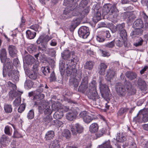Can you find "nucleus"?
Listing matches in <instances>:
<instances>
[{"mask_svg":"<svg viewBox=\"0 0 148 148\" xmlns=\"http://www.w3.org/2000/svg\"><path fill=\"white\" fill-rule=\"evenodd\" d=\"M125 27V24L124 23H122L121 24H117L116 26L115 27V28L112 31L113 32H115L116 31H119L121 32V31L123 30H125L124 29Z\"/></svg>","mask_w":148,"mask_h":148,"instance_id":"nucleus-39","label":"nucleus"},{"mask_svg":"<svg viewBox=\"0 0 148 148\" xmlns=\"http://www.w3.org/2000/svg\"><path fill=\"white\" fill-rule=\"evenodd\" d=\"M88 98L93 101L98 99L99 96L98 95L97 90L89 91L87 92Z\"/></svg>","mask_w":148,"mask_h":148,"instance_id":"nucleus-21","label":"nucleus"},{"mask_svg":"<svg viewBox=\"0 0 148 148\" xmlns=\"http://www.w3.org/2000/svg\"><path fill=\"white\" fill-rule=\"evenodd\" d=\"M19 71L14 69L8 73V76L11 78V80L14 82H18L19 80Z\"/></svg>","mask_w":148,"mask_h":148,"instance_id":"nucleus-15","label":"nucleus"},{"mask_svg":"<svg viewBox=\"0 0 148 148\" xmlns=\"http://www.w3.org/2000/svg\"><path fill=\"white\" fill-rule=\"evenodd\" d=\"M42 73L44 75H48L50 73V69L49 67L47 66L46 67H42L41 69Z\"/></svg>","mask_w":148,"mask_h":148,"instance_id":"nucleus-54","label":"nucleus"},{"mask_svg":"<svg viewBox=\"0 0 148 148\" xmlns=\"http://www.w3.org/2000/svg\"><path fill=\"white\" fill-rule=\"evenodd\" d=\"M34 116V113L33 110H30L28 112L27 115V118L29 119H32L33 118Z\"/></svg>","mask_w":148,"mask_h":148,"instance_id":"nucleus-63","label":"nucleus"},{"mask_svg":"<svg viewBox=\"0 0 148 148\" xmlns=\"http://www.w3.org/2000/svg\"><path fill=\"white\" fill-rule=\"evenodd\" d=\"M63 124L62 122L58 120H53V121L51 123L50 126L52 125H55L56 126L60 127Z\"/></svg>","mask_w":148,"mask_h":148,"instance_id":"nucleus-55","label":"nucleus"},{"mask_svg":"<svg viewBox=\"0 0 148 148\" xmlns=\"http://www.w3.org/2000/svg\"><path fill=\"white\" fill-rule=\"evenodd\" d=\"M116 140L118 142L123 143L126 140V138L123 134L119 133L116 137Z\"/></svg>","mask_w":148,"mask_h":148,"instance_id":"nucleus-47","label":"nucleus"},{"mask_svg":"<svg viewBox=\"0 0 148 148\" xmlns=\"http://www.w3.org/2000/svg\"><path fill=\"white\" fill-rule=\"evenodd\" d=\"M122 106L123 107L120 108L117 113V116L118 117L125 116L129 110L126 102L123 103Z\"/></svg>","mask_w":148,"mask_h":148,"instance_id":"nucleus-12","label":"nucleus"},{"mask_svg":"<svg viewBox=\"0 0 148 148\" xmlns=\"http://www.w3.org/2000/svg\"><path fill=\"white\" fill-rule=\"evenodd\" d=\"M18 95V97L14 101L13 103L14 106L16 107H17L20 105L21 102V99L20 96V95L18 92H15L13 94V96L14 97Z\"/></svg>","mask_w":148,"mask_h":148,"instance_id":"nucleus-28","label":"nucleus"},{"mask_svg":"<svg viewBox=\"0 0 148 148\" xmlns=\"http://www.w3.org/2000/svg\"><path fill=\"white\" fill-rule=\"evenodd\" d=\"M116 90L118 95L120 97H125L127 93L129 95L134 94L136 90L132 86V83L129 81L125 79L123 84L121 83H118L116 86Z\"/></svg>","mask_w":148,"mask_h":148,"instance_id":"nucleus-1","label":"nucleus"},{"mask_svg":"<svg viewBox=\"0 0 148 148\" xmlns=\"http://www.w3.org/2000/svg\"><path fill=\"white\" fill-rule=\"evenodd\" d=\"M95 64V62L92 61H87L84 64V68L86 69L91 70L93 69Z\"/></svg>","mask_w":148,"mask_h":148,"instance_id":"nucleus-33","label":"nucleus"},{"mask_svg":"<svg viewBox=\"0 0 148 148\" xmlns=\"http://www.w3.org/2000/svg\"><path fill=\"white\" fill-rule=\"evenodd\" d=\"M115 40H114L111 42L106 44L105 46L107 48H112L115 46L114 45Z\"/></svg>","mask_w":148,"mask_h":148,"instance_id":"nucleus-64","label":"nucleus"},{"mask_svg":"<svg viewBox=\"0 0 148 148\" xmlns=\"http://www.w3.org/2000/svg\"><path fill=\"white\" fill-rule=\"evenodd\" d=\"M127 42H125L122 39H120L116 41L115 43L116 45L119 47H121L124 44L125 45V44H126Z\"/></svg>","mask_w":148,"mask_h":148,"instance_id":"nucleus-56","label":"nucleus"},{"mask_svg":"<svg viewBox=\"0 0 148 148\" xmlns=\"http://www.w3.org/2000/svg\"><path fill=\"white\" fill-rule=\"evenodd\" d=\"M7 57V52L5 48H2L0 50V59L1 62L9 58Z\"/></svg>","mask_w":148,"mask_h":148,"instance_id":"nucleus-22","label":"nucleus"},{"mask_svg":"<svg viewBox=\"0 0 148 148\" xmlns=\"http://www.w3.org/2000/svg\"><path fill=\"white\" fill-rule=\"evenodd\" d=\"M63 137H65L66 139H69L71 136L70 132L68 130H65L62 134Z\"/></svg>","mask_w":148,"mask_h":148,"instance_id":"nucleus-60","label":"nucleus"},{"mask_svg":"<svg viewBox=\"0 0 148 148\" xmlns=\"http://www.w3.org/2000/svg\"><path fill=\"white\" fill-rule=\"evenodd\" d=\"M78 34L79 36L84 39L87 38L90 34L89 28L85 26H82L78 30Z\"/></svg>","mask_w":148,"mask_h":148,"instance_id":"nucleus-9","label":"nucleus"},{"mask_svg":"<svg viewBox=\"0 0 148 148\" xmlns=\"http://www.w3.org/2000/svg\"><path fill=\"white\" fill-rule=\"evenodd\" d=\"M137 84L138 86L142 90L145 89L146 88V85L145 82L141 78H139L138 79Z\"/></svg>","mask_w":148,"mask_h":148,"instance_id":"nucleus-31","label":"nucleus"},{"mask_svg":"<svg viewBox=\"0 0 148 148\" xmlns=\"http://www.w3.org/2000/svg\"><path fill=\"white\" fill-rule=\"evenodd\" d=\"M110 34L109 31H102L99 33L97 36L96 39L99 42H103L106 40V38H109Z\"/></svg>","mask_w":148,"mask_h":148,"instance_id":"nucleus-8","label":"nucleus"},{"mask_svg":"<svg viewBox=\"0 0 148 148\" xmlns=\"http://www.w3.org/2000/svg\"><path fill=\"white\" fill-rule=\"evenodd\" d=\"M79 84L78 81L77 80V79L75 78V77L70 78L69 79V84L70 86H73L74 87V89L76 90L77 88L78 87Z\"/></svg>","mask_w":148,"mask_h":148,"instance_id":"nucleus-26","label":"nucleus"},{"mask_svg":"<svg viewBox=\"0 0 148 148\" xmlns=\"http://www.w3.org/2000/svg\"><path fill=\"white\" fill-rule=\"evenodd\" d=\"M123 16L124 19H127L129 21H131L133 19L132 14L130 12L123 13Z\"/></svg>","mask_w":148,"mask_h":148,"instance_id":"nucleus-38","label":"nucleus"},{"mask_svg":"<svg viewBox=\"0 0 148 148\" xmlns=\"http://www.w3.org/2000/svg\"><path fill=\"white\" fill-rule=\"evenodd\" d=\"M97 83L95 81L93 80L89 84L88 91L96 90Z\"/></svg>","mask_w":148,"mask_h":148,"instance_id":"nucleus-41","label":"nucleus"},{"mask_svg":"<svg viewBox=\"0 0 148 148\" xmlns=\"http://www.w3.org/2000/svg\"><path fill=\"white\" fill-rule=\"evenodd\" d=\"M66 65L67 66L66 69V72L67 76H74L76 74L77 72V69L73 66L68 65L66 62Z\"/></svg>","mask_w":148,"mask_h":148,"instance_id":"nucleus-14","label":"nucleus"},{"mask_svg":"<svg viewBox=\"0 0 148 148\" xmlns=\"http://www.w3.org/2000/svg\"><path fill=\"white\" fill-rule=\"evenodd\" d=\"M142 121L144 122H146L148 121V114L144 112L143 110H142Z\"/></svg>","mask_w":148,"mask_h":148,"instance_id":"nucleus-58","label":"nucleus"},{"mask_svg":"<svg viewBox=\"0 0 148 148\" xmlns=\"http://www.w3.org/2000/svg\"><path fill=\"white\" fill-rule=\"evenodd\" d=\"M99 126L96 123H92L90 126L89 131L92 133H95L97 132L98 130Z\"/></svg>","mask_w":148,"mask_h":148,"instance_id":"nucleus-30","label":"nucleus"},{"mask_svg":"<svg viewBox=\"0 0 148 148\" xmlns=\"http://www.w3.org/2000/svg\"><path fill=\"white\" fill-rule=\"evenodd\" d=\"M5 133L9 136H11L12 134V128L9 126L7 125L5 128Z\"/></svg>","mask_w":148,"mask_h":148,"instance_id":"nucleus-59","label":"nucleus"},{"mask_svg":"<svg viewBox=\"0 0 148 148\" xmlns=\"http://www.w3.org/2000/svg\"><path fill=\"white\" fill-rule=\"evenodd\" d=\"M144 40L141 37L138 38L136 40V42L134 43V45L136 47H138L142 45Z\"/></svg>","mask_w":148,"mask_h":148,"instance_id":"nucleus-49","label":"nucleus"},{"mask_svg":"<svg viewBox=\"0 0 148 148\" xmlns=\"http://www.w3.org/2000/svg\"><path fill=\"white\" fill-rule=\"evenodd\" d=\"M83 18H76L73 19L71 25L69 27L71 31H73L80 23L81 20Z\"/></svg>","mask_w":148,"mask_h":148,"instance_id":"nucleus-17","label":"nucleus"},{"mask_svg":"<svg viewBox=\"0 0 148 148\" xmlns=\"http://www.w3.org/2000/svg\"><path fill=\"white\" fill-rule=\"evenodd\" d=\"M140 14L141 17L143 18L145 21H147L148 19V15H147L144 11L140 12Z\"/></svg>","mask_w":148,"mask_h":148,"instance_id":"nucleus-62","label":"nucleus"},{"mask_svg":"<svg viewBox=\"0 0 148 148\" xmlns=\"http://www.w3.org/2000/svg\"><path fill=\"white\" fill-rule=\"evenodd\" d=\"M25 60L26 63L28 65H32L35 61V59L32 56L30 55L26 56Z\"/></svg>","mask_w":148,"mask_h":148,"instance_id":"nucleus-36","label":"nucleus"},{"mask_svg":"<svg viewBox=\"0 0 148 148\" xmlns=\"http://www.w3.org/2000/svg\"><path fill=\"white\" fill-rule=\"evenodd\" d=\"M60 103L59 102L53 103L51 105V108L53 110H58L60 108Z\"/></svg>","mask_w":148,"mask_h":148,"instance_id":"nucleus-44","label":"nucleus"},{"mask_svg":"<svg viewBox=\"0 0 148 148\" xmlns=\"http://www.w3.org/2000/svg\"><path fill=\"white\" fill-rule=\"evenodd\" d=\"M101 95L103 98L106 100L110 99V95L109 94V91H105L101 92Z\"/></svg>","mask_w":148,"mask_h":148,"instance_id":"nucleus-57","label":"nucleus"},{"mask_svg":"<svg viewBox=\"0 0 148 148\" xmlns=\"http://www.w3.org/2000/svg\"><path fill=\"white\" fill-rule=\"evenodd\" d=\"M125 75L130 80L135 79L137 76L136 73L131 71H127L125 73Z\"/></svg>","mask_w":148,"mask_h":148,"instance_id":"nucleus-23","label":"nucleus"},{"mask_svg":"<svg viewBox=\"0 0 148 148\" xmlns=\"http://www.w3.org/2000/svg\"><path fill=\"white\" fill-rule=\"evenodd\" d=\"M71 53L69 50L65 49L61 53V56L64 60H68L70 57Z\"/></svg>","mask_w":148,"mask_h":148,"instance_id":"nucleus-34","label":"nucleus"},{"mask_svg":"<svg viewBox=\"0 0 148 148\" xmlns=\"http://www.w3.org/2000/svg\"><path fill=\"white\" fill-rule=\"evenodd\" d=\"M63 115V113L62 111H57L54 114L53 117L56 120H58L62 118Z\"/></svg>","mask_w":148,"mask_h":148,"instance_id":"nucleus-48","label":"nucleus"},{"mask_svg":"<svg viewBox=\"0 0 148 148\" xmlns=\"http://www.w3.org/2000/svg\"><path fill=\"white\" fill-rule=\"evenodd\" d=\"M98 148H114L111 145L110 140L105 141L101 145L98 146Z\"/></svg>","mask_w":148,"mask_h":148,"instance_id":"nucleus-32","label":"nucleus"},{"mask_svg":"<svg viewBox=\"0 0 148 148\" xmlns=\"http://www.w3.org/2000/svg\"><path fill=\"white\" fill-rule=\"evenodd\" d=\"M26 34L27 38L29 39H34L36 36V33L35 32L28 30L26 31Z\"/></svg>","mask_w":148,"mask_h":148,"instance_id":"nucleus-35","label":"nucleus"},{"mask_svg":"<svg viewBox=\"0 0 148 148\" xmlns=\"http://www.w3.org/2000/svg\"><path fill=\"white\" fill-rule=\"evenodd\" d=\"M101 9L98 5H94L92 8V13L93 14V20L94 22L97 23L101 18Z\"/></svg>","mask_w":148,"mask_h":148,"instance_id":"nucleus-6","label":"nucleus"},{"mask_svg":"<svg viewBox=\"0 0 148 148\" xmlns=\"http://www.w3.org/2000/svg\"><path fill=\"white\" fill-rule=\"evenodd\" d=\"M36 50L37 47L34 44H31L27 48V51L31 53L36 52Z\"/></svg>","mask_w":148,"mask_h":148,"instance_id":"nucleus-50","label":"nucleus"},{"mask_svg":"<svg viewBox=\"0 0 148 148\" xmlns=\"http://www.w3.org/2000/svg\"><path fill=\"white\" fill-rule=\"evenodd\" d=\"M4 108L5 112L6 113H10L12 111V105L11 104H5Z\"/></svg>","mask_w":148,"mask_h":148,"instance_id":"nucleus-40","label":"nucleus"},{"mask_svg":"<svg viewBox=\"0 0 148 148\" xmlns=\"http://www.w3.org/2000/svg\"><path fill=\"white\" fill-rule=\"evenodd\" d=\"M142 116V111L140 110L136 116L133 118L132 122L135 123H141L143 121Z\"/></svg>","mask_w":148,"mask_h":148,"instance_id":"nucleus-27","label":"nucleus"},{"mask_svg":"<svg viewBox=\"0 0 148 148\" xmlns=\"http://www.w3.org/2000/svg\"><path fill=\"white\" fill-rule=\"evenodd\" d=\"M83 78L78 88V91L82 92L85 91L88 87V77L86 75H83Z\"/></svg>","mask_w":148,"mask_h":148,"instance_id":"nucleus-10","label":"nucleus"},{"mask_svg":"<svg viewBox=\"0 0 148 148\" xmlns=\"http://www.w3.org/2000/svg\"><path fill=\"white\" fill-rule=\"evenodd\" d=\"M78 114V112L76 110H74L67 113L66 114V117L68 120L71 121L75 119Z\"/></svg>","mask_w":148,"mask_h":148,"instance_id":"nucleus-19","label":"nucleus"},{"mask_svg":"<svg viewBox=\"0 0 148 148\" xmlns=\"http://www.w3.org/2000/svg\"><path fill=\"white\" fill-rule=\"evenodd\" d=\"M83 127L79 123H76L71 128V131L73 135H76L77 133L80 134L83 131Z\"/></svg>","mask_w":148,"mask_h":148,"instance_id":"nucleus-13","label":"nucleus"},{"mask_svg":"<svg viewBox=\"0 0 148 148\" xmlns=\"http://www.w3.org/2000/svg\"><path fill=\"white\" fill-rule=\"evenodd\" d=\"M143 32V31L142 29L136 28L132 31L130 36L132 38L137 37L142 35Z\"/></svg>","mask_w":148,"mask_h":148,"instance_id":"nucleus-18","label":"nucleus"},{"mask_svg":"<svg viewBox=\"0 0 148 148\" xmlns=\"http://www.w3.org/2000/svg\"><path fill=\"white\" fill-rule=\"evenodd\" d=\"M44 97V95L43 94L36 93V94L35 95L33 99L34 102V105L38 106V102L37 101L43 99Z\"/></svg>","mask_w":148,"mask_h":148,"instance_id":"nucleus-24","label":"nucleus"},{"mask_svg":"<svg viewBox=\"0 0 148 148\" xmlns=\"http://www.w3.org/2000/svg\"><path fill=\"white\" fill-rule=\"evenodd\" d=\"M79 116L83 119L85 123L87 124L90 123L92 120L95 119L93 116L89 115V113L86 111L80 112L79 114Z\"/></svg>","mask_w":148,"mask_h":148,"instance_id":"nucleus-7","label":"nucleus"},{"mask_svg":"<svg viewBox=\"0 0 148 148\" xmlns=\"http://www.w3.org/2000/svg\"><path fill=\"white\" fill-rule=\"evenodd\" d=\"M100 91L101 92L109 90L108 86L105 84H103L100 82Z\"/></svg>","mask_w":148,"mask_h":148,"instance_id":"nucleus-45","label":"nucleus"},{"mask_svg":"<svg viewBox=\"0 0 148 148\" xmlns=\"http://www.w3.org/2000/svg\"><path fill=\"white\" fill-rule=\"evenodd\" d=\"M78 5L77 2H75L74 3L69 4L67 5L66 8L63 11V16L65 18L64 19H67L71 18L72 17L71 16H69L71 14V12L77 8Z\"/></svg>","mask_w":148,"mask_h":148,"instance_id":"nucleus-5","label":"nucleus"},{"mask_svg":"<svg viewBox=\"0 0 148 148\" xmlns=\"http://www.w3.org/2000/svg\"><path fill=\"white\" fill-rule=\"evenodd\" d=\"M55 136V133L53 131L50 130L46 133L45 138V140H49L53 139Z\"/></svg>","mask_w":148,"mask_h":148,"instance_id":"nucleus-29","label":"nucleus"},{"mask_svg":"<svg viewBox=\"0 0 148 148\" xmlns=\"http://www.w3.org/2000/svg\"><path fill=\"white\" fill-rule=\"evenodd\" d=\"M115 75V72L112 70L109 69L107 72L106 76L109 79L112 78Z\"/></svg>","mask_w":148,"mask_h":148,"instance_id":"nucleus-53","label":"nucleus"},{"mask_svg":"<svg viewBox=\"0 0 148 148\" xmlns=\"http://www.w3.org/2000/svg\"><path fill=\"white\" fill-rule=\"evenodd\" d=\"M120 36L122 38V40L125 42L127 41V35L125 30H123L120 32Z\"/></svg>","mask_w":148,"mask_h":148,"instance_id":"nucleus-46","label":"nucleus"},{"mask_svg":"<svg viewBox=\"0 0 148 148\" xmlns=\"http://www.w3.org/2000/svg\"><path fill=\"white\" fill-rule=\"evenodd\" d=\"M51 39V38L49 36L44 34L41 35L38 38L36 41V43L38 44L41 43L42 45H44L46 46L47 42Z\"/></svg>","mask_w":148,"mask_h":148,"instance_id":"nucleus-11","label":"nucleus"},{"mask_svg":"<svg viewBox=\"0 0 148 148\" xmlns=\"http://www.w3.org/2000/svg\"><path fill=\"white\" fill-rule=\"evenodd\" d=\"M28 76L31 79L35 80L37 78L38 74L36 71H33L29 73Z\"/></svg>","mask_w":148,"mask_h":148,"instance_id":"nucleus-42","label":"nucleus"},{"mask_svg":"<svg viewBox=\"0 0 148 148\" xmlns=\"http://www.w3.org/2000/svg\"><path fill=\"white\" fill-rule=\"evenodd\" d=\"M52 119L53 118L51 115H47L43 118L42 121L47 126L48 125Z\"/></svg>","mask_w":148,"mask_h":148,"instance_id":"nucleus-37","label":"nucleus"},{"mask_svg":"<svg viewBox=\"0 0 148 148\" xmlns=\"http://www.w3.org/2000/svg\"><path fill=\"white\" fill-rule=\"evenodd\" d=\"M87 4L88 0H82L79 4V6L84 10Z\"/></svg>","mask_w":148,"mask_h":148,"instance_id":"nucleus-61","label":"nucleus"},{"mask_svg":"<svg viewBox=\"0 0 148 148\" xmlns=\"http://www.w3.org/2000/svg\"><path fill=\"white\" fill-rule=\"evenodd\" d=\"M103 13L104 15L108 14L110 20L115 23L117 21V17L119 11L117 10L116 4L110 3L106 4L103 6L102 9Z\"/></svg>","mask_w":148,"mask_h":148,"instance_id":"nucleus-2","label":"nucleus"},{"mask_svg":"<svg viewBox=\"0 0 148 148\" xmlns=\"http://www.w3.org/2000/svg\"><path fill=\"white\" fill-rule=\"evenodd\" d=\"M8 50L9 56L11 58H14L17 56L18 51L16 47L13 45H9Z\"/></svg>","mask_w":148,"mask_h":148,"instance_id":"nucleus-16","label":"nucleus"},{"mask_svg":"<svg viewBox=\"0 0 148 148\" xmlns=\"http://www.w3.org/2000/svg\"><path fill=\"white\" fill-rule=\"evenodd\" d=\"M106 132L107 130L106 128H103L96 132L95 136L99 138L103 136Z\"/></svg>","mask_w":148,"mask_h":148,"instance_id":"nucleus-43","label":"nucleus"},{"mask_svg":"<svg viewBox=\"0 0 148 148\" xmlns=\"http://www.w3.org/2000/svg\"><path fill=\"white\" fill-rule=\"evenodd\" d=\"M108 66V65L104 63H101L99 65L97 68L99 73L101 75H104Z\"/></svg>","mask_w":148,"mask_h":148,"instance_id":"nucleus-20","label":"nucleus"},{"mask_svg":"<svg viewBox=\"0 0 148 148\" xmlns=\"http://www.w3.org/2000/svg\"><path fill=\"white\" fill-rule=\"evenodd\" d=\"M6 86L11 91L15 90L16 89V85L10 81L8 82L6 84Z\"/></svg>","mask_w":148,"mask_h":148,"instance_id":"nucleus-51","label":"nucleus"},{"mask_svg":"<svg viewBox=\"0 0 148 148\" xmlns=\"http://www.w3.org/2000/svg\"><path fill=\"white\" fill-rule=\"evenodd\" d=\"M89 9L88 7H86L84 10L81 7H77L70 14L69 16H77L78 18H83L89 13Z\"/></svg>","mask_w":148,"mask_h":148,"instance_id":"nucleus-3","label":"nucleus"},{"mask_svg":"<svg viewBox=\"0 0 148 148\" xmlns=\"http://www.w3.org/2000/svg\"><path fill=\"white\" fill-rule=\"evenodd\" d=\"M33 83L30 80H26L24 84L25 87L27 88H31L33 86Z\"/></svg>","mask_w":148,"mask_h":148,"instance_id":"nucleus-52","label":"nucleus"},{"mask_svg":"<svg viewBox=\"0 0 148 148\" xmlns=\"http://www.w3.org/2000/svg\"><path fill=\"white\" fill-rule=\"evenodd\" d=\"M3 63V77L6 76L7 71L8 73L14 70V66L12 60L10 58L5 60L3 62H1Z\"/></svg>","mask_w":148,"mask_h":148,"instance_id":"nucleus-4","label":"nucleus"},{"mask_svg":"<svg viewBox=\"0 0 148 148\" xmlns=\"http://www.w3.org/2000/svg\"><path fill=\"white\" fill-rule=\"evenodd\" d=\"M144 26L143 22L141 19H138L134 23L133 27L134 28H140L142 29Z\"/></svg>","mask_w":148,"mask_h":148,"instance_id":"nucleus-25","label":"nucleus"}]
</instances>
